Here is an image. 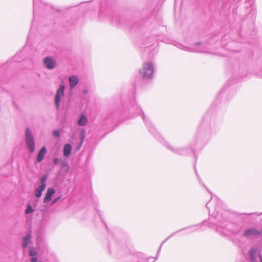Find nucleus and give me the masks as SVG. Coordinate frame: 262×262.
I'll return each mask as SVG.
<instances>
[{
    "mask_svg": "<svg viewBox=\"0 0 262 262\" xmlns=\"http://www.w3.org/2000/svg\"><path fill=\"white\" fill-rule=\"evenodd\" d=\"M31 235L30 233H28L23 238V247L26 248L31 243Z\"/></svg>",
    "mask_w": 262,
    "mask_h": 262,
    "instance_id": "9d476101",
    "label": "nucleus"
},
{
    "mask_svg": "<svg viewBox=\"0 0 262 262\" xmlns=\"http://www.w3.org/2000/svg\"><path fill=\"white\" fill-rule=\"evenodd\" d=\"M261 233V232L256 229L252 228L249 230H246L244 233V235L245 236H250L252 235H259Z\"/></svg>",
    "mask_w": 262,
    "mask_h": 262,
    "instance_id": "0eeeda50",
    "label": "nucleus"
},
{
    "mask_svg": "<svg viewBox=\"0 0 262 262\" xmlns=\"http://www.w3.org/2000/svg\"><path fill=\"white\" fill-rule=\"evenodd\" d=\"M72 146L70 144H67V157H68L71 151Z\"/></svg>",
    "mask_w": 262,
    "mask_h": 262,
    "instance_id": "4468645a",
    "label": "nucleus"
},
{
    "mask_svg": "<svg viewBox=\"0 0 262 262\" xmlns=\"http://www.w3.org/2000/svg\"><path fill=\"white\" fill-rule=\"evenodd\" d=\"M45 186L44 185H39V186L36 189L35 191V195L37 198H40L42 195V191L45 189Z\"/></svg>",
    "mask_w": 262,
    "mask_h": 262,
    "instance_id": "1a4fd4ad",
    "label": "nucleus"
},
{
    "mask_svg": "<svg viewBox=\"0 0 262 262\" xmlns=\"http://www.w3.org/2000/svg\"><path fill=\"white\" fill-rule=\"evenodd\" d=\"M29 254L30 256H34L36 255L37 252L33 248L31 247L29 249Z\"/></svg>",
    "mask_w": 262,
    "mask_h": 262,
    "instance_id": "ddd939ff",
    "label": "nucleus"
},
{
    "mask_svg": "<svg viewBox=\"0 0 262 262\" xmlns=\"http://www.w3.org/2000/svg\"><path fill=\"white\" fill-rule=\"evenodd\" d=\"M26 143L29 151L33 152L35 150V143L33 137L29 128H27L26 130Z\"/></svg>",
    "mask_w": 262,
    "mask_h": 262,
    "instance_id": "f03ea898",
    "label": "nucleus"
},
{
    "mask_svg": "<svg viewBox=\"0 0 262 262\" xmlns=\"http://www.w3.org/2000/svg\"><path fill=\"white\" fill-rule=\"evenodd\" d=\"M53 135L56 137H58L60 135V132L58 130H55L53 132Z\"/></svg>",
    "mask_w": 262,
    "mask_h": 262,
    "instance_id": "f3484780",
    "label": "nucleus"
},
{
    "mask_svg": "<svg viewBox=\"0 0 262 262\" xmlns=\"http://www.w3.org/2000/svg\"><path fill=\"white\" fill-rule=\"evenodd\" d=\"M261 262H262V259H261Z\"/></svg>",
    "mask_w": 262,
    "mask_h": 262,
    "instance_id": "4be33fe9",
    "label": "nucleus"
},
{
    "mask_svg": "<svg viewBox=\"0 0 262 262\" xmlns=\"http://www.w3.org/2000/svg\"><path fill=\"white\" fill-rule=\"evenodd\" d=\"M87 123L86 118L83 115H81L78 121V124L80 126H83Z\"/></svg>",
    "mask_w": 262,
    "mask_h": 262,
    "instance_id": "9b49d317",
    "label": "nucleus"
},
{
    "mask_svg": "<svg viewBox=\"0 0 262 262\" xmlns=\"http://www.w3.org/2000/svg\"><path fill=\"white\" fill-rule=\"evenodd\" d=\"M69 84L71 89H72L75 86H76L79 81L77 77L75 76H70L69 78Z\"/></svg>",
    "mask_w": 262,
    "mask_h": 262,
    "instance_id": "39448f33",
    "label": "nucleus"
},
{
    "mask_svg": "<svg viewBox=\"0 0 262 262\" xmlns=\"http://www.w3.org/2000/svg\"><path fill=\"white\" fill-rule=\"evenodd\" d=\"M64 90V86L63 85H61L57 92L55 96V103L57 108H58L59 107V103L60 102L61 97L63 96Z\"/></svg>",
    "mask_w": 262,
    "mask_h": 262,
    "instance_id": "7ed1b4c3",
    "label": "nucleus"
},
{
    "mask_svg": "<svg viewBox=\"0 0 262 262\" xmlns=\"http://www.w3.org/2000/svg\"><path fill=\"white\" fill-rule=\"evenodd\" d=\"M54 162H55V163L56 164H57V163H58V159H55V160H54Z\"/></svg>",
    "mask_w": 262,
    "mask_h": 262,
    "instance_id": "412c9836",
    "label": "nucleus"
},
{
    "mask_svg": "<svg viewBox=\"0 0 262 262\" xmlns=\"http://www.w3.org/2000/svg\"><path fill=\"white\" fill-rule=\"evenodd\" d=\"M82 141H81L79 144V145L77 146V149H76V151H78L79 150V149L80 148V147L82 145Z\"/></svg>",
    "mask_w": 262,
    "mask_h": 262,
    "instance_id": "6ab92c4d",
    "label": "nucleus"
},
{
    "mask_svg": "<svg viewBox=\"0 0 262 262\" xmlns=\"http://www.w3.org/2000/svg\"><path fill=\"white\" fill-rule=\"evenodd\" d=\"M63 153L64 155H66V145L63 146Z\"/></svg>",
    "mask_w": 262,
    "mask_h": 262,
    "instance_id": "aec40b11",
    "label": "nucleus"
},
{
    "mask_svg": "<svg viewBox=\"0 0 262 262\" xmlns=\"http://www.w3.org/2000/svg\"><path fill=\"white\" fill-rule=\"evenodd\" d=\"M33 211V210L32 209L31 205L30 204H28L27 207V209L25 211V212L27 214H29L30 213H32Z\"/></svg>",
    "mask_w": 262,
    "mask_h": 262,
    "instance_id": "2eb2a0df",
    "label": "nucleus"
},
{
    "mask_svg": "<svg viewBox=\"0 0 262 262\" xmlns=\"http://www.w3.org/2000/svg\"><path fill=\"white\" fill-rule=\"evenodd\" d=\"M54 193L55 190L53 188H49L44 198L43 202L46 203L50 201L51 200L52 196Z\"/></svg>",
    "mask_w": 262,
    "mask_h": 262,
    "instance_id": "423d86ee",
    "label": "nucleus"
},
{
    "mask_svg": "<svg viewBox=\"0 0 262 262\" xmlns=\"http://www.w3.org/2000/svg\"><path fill=\"white\" fill-rule=\"evenodd\" d=\"M46 180V178L45 177H42L40 179V185H44L46 187V183H45Z\"/></svg>",
    "mask_w": 262,
    "mask_h": 262,
    "instance_id": "dca6fc26",
    "label": "nucleus"
},
{
    "mask_svg": "<svg viewBox=\"0 0 262 262\" xmlns=\"http://www.w3.org/2000/svg\"><path fill=\"white\" fill-rule=\"evenodd\" d=\"M31 262H37V259L36 257H32L31 259Z\"/></svg>",
    "mask_w": 262,
    "mask_h": 262,
    "instance_id": "a211bd4d",
    "label": "nucleus"
},
{
    "mask_svg": "<svg viewBox=\"0 0 262 262\" xmlns=\"http://www.w3.org/2000/svg\"><path fill=\"white\" fill-rule=\"evenodd\" d=\"M43 64L48 69H52L55 67V61L50 57H47L44 59Z\"/></svg>",
    "mask_w": 262,
    "mask_h": 262,
    "instance_id": "20e7f679",
    "label": "nucleus"
},
{
    "mask_svg": "<svg viewBox=\"0 0 262 262\" xmlns=\"http://www.w3.org/2000/svg\"><path fill=\"white\" fill-rule=\"evenodd\" d=\"M140 74L144 79L151 78L153 74V66L151 63H145L140 71Z\"/></svg>",
    "mask_w": 262,
    "mask_h": 262,
    "instance_id": "f257e3e1",
    "label": "nucleus"
},
{
    "mask_svg": "<svg viewBox=\"0 0 262 262\" xmlns=\"http://www.w3.org/2000/svg\"><path fill=\"white\" fill-rule=\"evenodd\" d=\"M47 152V150L45 147H42L38 154L37 161L39 162L43 159L45 155Z\"/></svg>",
    "mask_w": 262,
    "mask_h": 262,
    "instance_id": "6e6552de",
    "label": "nucleus"
},
{
    "mask_svg": "<svg viewBox=\"0 0 262 262\" xmlns=\"http://www.w3.org/2000/svg\"><path fill=\"white\" fill-rule=\"evenodd\" d=\"M256 252V250L255 249H251L249 251V254L250 256V258L252 260H254L255 257V254Z\"/></svg>",
    "mask_w": 262,
    "mask_h": 262,
    "instance_id": "f8f14e48",
    "label": "nucleus"
}]
</instances>
